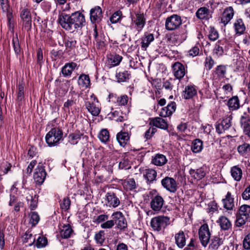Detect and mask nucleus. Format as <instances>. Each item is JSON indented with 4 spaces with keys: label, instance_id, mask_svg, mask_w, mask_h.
<instances>
[{
    "label": "nucleus",
    "instance_id": "7ed1b4c3",
    "mask_svg": "<svg viewBox=\"0 0 250 250\" xmlns=\"http://www.w3.org/2000/svg\"><path fill=\"white\" fill-rule=\"evenodd\" d=\"M250 213V206L244 205L240 207L236 215L235 226L241 227L246 223Z\"/></svg>",
    "mask_w": 250,
    "mask_h": 250
},
{
    "label": "nucleus",
    "instance_id": "0e129e2a",
    "mask_svg": "<svg viewBox=\"0 0 250 250\" xmlns=\"http://www.w3.org/2000/svg\"><path fill=\"white\" fill-rule=\"evenodd\" d=\"M47 243V240L45 237L39 236L37 240L36 246L39 248H42L46 246Z\"/></svg>",
    "mask_w": 250,
    "mask_h": 250
},
{
    "label": "nucleus",
    "instance_id": "0eeeda50",
    "mask_svg": "<svg viewBox=\"0 0 250 250\" xmlns=\"http://www.w3.org/2000/svg\"><path fill=\"white\" fill-rule=\"evenodd\" d=\"M74 32L79 28L84 26L85 18L84 15L79 12H76L70 15Z\"/></svg>",
    "mask_w": 250,
    "mask_h": 250
},
{
    "label": "nucleus",
    "instance_id": "ea45409f",
    "mask_svg": "<svg viewBox=\"0 0 250 250\" xmlns=\"http://www.w3.org/2000/svg\"><path fill=\"white\" fill-rule=\"evenodd\" d=\"M130 74L127 71L119 72L116 74V77L118 83L125 82L129 79Z\"/></svg>",
    "mask_w": 250,
    "mask_h": 250
},
{
    "label": "nucleus",
    "instance_id": "4468645a",
    "mask_svg": "<svg viewBox=\"0 0 250 250\" xmlns=\"http://www.w3.org/2000/svg\"><path fill=\"white\" fill-rule=\"evenodd\" d=\"M136 18H132V24L135 25V28L140 32L145 26L146 24V18L143 13L136 14Z\"/></svg>",
    "mask_w": 250,
    "mask_h": 250
},
{
    "label": "nucleus",
    "instance_id": "79ce46f5",
    "mask_svg": "<svg viewBox=\"0 0 250 250\" xmlns=\"http://www.w3.org/2000/svg\"><path fill=\"white\" fill-rule=\"evenodd\" d=\"M246 30V27L241 19L237 20L235 22V34H243Z\"/></svg>",
    "mask_w": 250,
    "mask_h": 250
},
{
    "label": "nucleus",
    "instance_id": "f3484780",
    "mask_svg": "<svg viewBox=\"0 0 250 250\" xmlns=\"http://www.w3.org/2000/svg\"><path fill=\"white\" fill-rule=\"evenodd\" d=\"M46 176V172L43 167H38L35 169L34 173L33 178L36 183L39 185L42 184Z\"/></svg>",
    "mask_w": 250,
    "mask_h": 250
},
{
    "label": "nucleus",
    "instance_id": "a211bd4d",
    "mask_svg": "<svg viewBox=\"0 0 250 250\" xmlns=\"http://www.w3.org/2000/svg\"><path fill=\"white\" fill-rule=\"evenodd\" d=\"M102 11L100 6L92 8L90 13V19L92 23L99 22L101 21Z\"/></svg>",
    "mask_w": 250,
    "mask_h": 250
},
{
    "label": "nucleus",
    "instance_id": "c03bdc74",
    "mask_svg": "<svg viewBox=\"0 0 250 250\" xmlns=\"http://www.w3.org/2000/svg\"><path fill=\"white\" fill-rule=\"evenodd\" d=\"M219 223L222 229L226 230L231 226V223L227 218L221 216L219 220Z\"/></svg>",
    "mask_w": 250,
    "mask_h": 250
},
{
    "label": "nucleus",
    "instance_id": "cd10ccee",
    "mask_svg": "<svg viewBox=\"0 0 250 250\" xmlns=\"http://www.w3.org/2000/svg\"><path fill=\"white\" fill-rule=\"evenodd\" d=\"M77 66L75 62H71L66 63L62 69V73L64 77L69 76Z\"/></svg>",
    "mask_w": 250,
    "mask_h": 250
},
{
    "label": "nucleus",
    "instance_id": "c9c22d12",
    "mask_svg": "<svg viewBox=\"0 0 250 250\" xmlns=\"http://www.w3.org/2000/svg\"><path fill=\"white\" fill-rule=\"evenodd\" d=\"M78 83L83 87H88L90 84V81L89 76L85 74L81 75L79 78Z\"/></svg>",
    "mask_w": 250,
    "mask_h": 250
},
{
    "label": "nucleus",
    "instance_id": "f8f14e48",
    "mask_svg": "<svg viewBox=\"0 0 250 250\" xmlns=\"http://www.w3.org/2000/svg\"><path fill=\"white\" fill-rule=\"evenodd\" d=\"M94 102L87 101L85 102V106L88 111L93 116H98L100 112V108L97 98L94 96Z\"/></svg>",
    "mask_w": 250,
    "mask_h": 250
},
{
    "label": "nucleus",
    "instance_id": "6e6552de",
    "mask_svg": "<svg viewBox=\"0 0 250 250\" xmlns=\"http://www.w3.org/2000/svg\"><path fill=\"white\" fill-rule=\"evenodd\" d=\"M111 217L114 225L116 224L118 229H123L127 227L126 219L123 213L121 211H117L114 212L112 214Z\"/></svg>",
    "mask_w": 250,
    "mask_h": 250
},
{
    "label": "nucleus",
    "instance_id": "e2e57ef3",
    "mask_svg": "<svg viewBox=\"0 0 250 250\" xmlns=\"http://www.w3.org/2000/svg\"><path fill=\"white\" fill-rule=\"evenodd\" d=\"M197 246L195 239L191 238L189 243L184 248V250H197Z\"/></svg>",
    "mask_w": 250,
    "mask_h": 250
},
{
    "label": "nucleus",
    "instance_id": "f704fd0d",
    "mask_svg": "<svg viewBox=\"0 0 250 250\" xmlns=\"http://www.w3.org/2000/svg\"><path fill=\"white\" fill-rule=\"evenodd\" d=\"M196 15L200 19H208L210 17L209 10L205 7H201L197 10Z\"/></svg>",
    "mask_w": 250,
    "mask_h": 250
},
{
    "label": "nucleus",
    "instance_id": "680f3d73",
    "mask_svg": "<svg viewBox=\"0 0 250 250\" xmlns=\"http://www.w3.org/2000/svg\"><path fill=\"white\" fill-rule=\"evenodd\" d=\"M208 36L210 40L215 41L218 38L219 34L214 28H211Z\"/></svg>",
    "mask_w": 250,
    "mask_h": 250
},
{
    "label": "nucleus",
    "instance_id": "49530a36",
    "mask_svg": "<svg viewBox=\"0 0 250 250\" xmlns=\"http://www.w3.org/2000/svg\"><path fill=\"white\" fill-rule=\"evenodd\" d=\"M29 223L32 227L35 226L40 221V217L37 212L35 211L31 212L30 214Z\"/></svg>",
    "mask_w": 250,
    "mask_h": 250
},
{
    "label": "nucleus",
    "instance_id": "f257e3e1",
    "mask_svg": "<svg viewBox=\"0 0 250 250\" xmlns=\"http://www.w3.org/2000/svg\"><path fill=\"white\" fill-rule=\"evenodd\" d=\"M63 135L62 131L59 128H52L46 134L45 141L49 146L57 145L61 140L62 139Z\"/></svg>",
    "mask_w": 250,
    "mask_h": 250
},
{
    "label": "nucleus",
    "instance_id": "69168bd1",
    "mask_svg": "<svg viewBox=\"0 0 250 250\" xmlns=\"http://www.w3.org/2000/svg\"><path fill=\"white\" fill-rule=\"evenodd\" d=\"M13 47L16 54H19L21 52L20 46L18 37L13 38L12 40Z\"/></svg>",
    "mask_w": 250,
    "mask_h": 250
},
{
    "label": "nucleus",
    "instance_id": "6ab92c4d",
    "mask_svg": "<svg viewBox=\"0 0 250 250\" xmlns=\"http://www.w3.org/2000/svg\"><path fill=\"white\" fill-rule=\"evenodd\" d=\"M20 16L23 21L24 26L30 28L31 26V16L29 10L27 8H24L21 10Z\"/></svg>",
    "mask_w": 250,
    "mask_h": 250
},
{
    "label": "nucleus",
    "instance_id": "39448f33",
    "mask_svg": "<svg viewBox=\"0 0 250 250\" xmlns=\"http://www.w3.org/2000/svg\"><path fill=\"white\" fill-rule=\"evenodd\" d=\"M70 15L62 12L59 15L58 22L62 28L67 31L74 32Z\"/></svg>",
    "mask_w": 250,
    "mask_h": 250
},
{
    "label": "nucleus",
    "instance_id": "72a5a7b5",
    "mask_svg": "<svg viewBox=\"0 0 250 250\" xmlns=\"http://www.w3.org/2000/svg\"><path fill=\"white\" fill-rule=\"evenodd\" d=\"M167 162L166 156L163 154H157L152 159V163L156 166L164 165Z\"/></svg>",
    "mask_w": 250,
    "mask_h": 250
},
{
    "label": "nucleus",
    "instance_id": "2eb2a0df",
    "mask_svg": "<svg viewBox=\"0 0 250 250\" xmlns=\"http://www.w3.org/2000/svg\"><path fill=\"white\" fill-rule=\"evenodd\" d=\"M164 204V200L163 198L159 195L153 197L150 203L151 208L155 211H160Z\"/></svg>",
    "mask_w": 250,
    "mask_h": 250
},
{
    "label": "nucleus",
    "instance_id": "864d4df0",
    "mask_svg": "<svg viewBox=\"0 0 250 250\" xmlns=\"http://www.w3.org/2000/svg\"><path fill=\"white\" fill-rule=\"evenodd\" d=\"M76 41L71 38H68L65 40V46L67 48L73 49L75 47L76 45Z\"/></svg>",
    "mask_w": 250,
    "mask_h": 250
},
{
    "label": "nucleus",
    "instance_id": "a19ab883",
    "mask_svg": "<svg viewBox=\"0 0 250 250\" xmlns=\"http://www.w3.org/2000/svg\"><path fill=\"white\" fill-rule=\"evenodd\" d=\"M203 148V142L198 139H195L192 143L191 150L194 153L200 152Z\"/></svg>",
    "mask_w": 250,
    "mask_h": 250
},
{
    "label": "nucleus",
    "instance_id": "5701e85b",
    "mask_svg": "<svg viewBox=\"0 0 250 250\" xmlns=\"http://www.w3.org/2000/svg\"><path fill=\"white\" fill-rule=\"evenodd\" d=\"M234 15V11L232 7L225 9L221 17V22L224 25L227 24Z\"/></svg>",
    "mask_w": 250,
    "mask_h": 250
},
{
    "label": "nucleus",
    "instance_id": "774afa93",
    "mask_svg": "<svg viewBox=\"0 0 250 250\" xmlns=\"http://www.w3.org/2000/svg\"><path fill=\"white\" fill-rule=\"evenodd\" d=\"M243 247L245 249L250 250V233L248 234L244 238L243 243Z\"/></svg>",
    "mask_w": 250,
    "mask_h": 250
},
{
    "label": "nucleus",
    "instance_id": "aec40b11",
    "mask_svg": "<svg viewBox=\"0 0 250 250\" xmlns=\"http://www.w3.org/2000/svg\"><path fill=\"white\" fill-rule=\"evenodd\" d=\"M176 108V104L175 102H171L168 105L163 107L160 112L159 115L163 117H169L175 112Z\"/></svg>",
    "mask_w": 250,
    "mask_h": 250
},
{
    "label": "nucleus",
    "instance_id": "2f4dec72",
    "mask_svg": "<svg viewBox=\"0 0 250 250\" xmlns=\"http://www.w3.org/2000/svg\"><path fill=\"white\" fill-rule=\"evenodd\" d=\"M238 152L242 156L246 157L250 153V145L244 143L243 144L238 146L237 148Z\"/></svg>",
    "mask_w": 250,
    "mask_h": 250
},
{
    "label": "nucleus",
    "instance_id": "bf43d9fd",
    "mask_svg": "<svg viewBox=\"0 0 250 250\" xmlns=\"http://www.w3.org/2000/svg\"><path fill=\"white\" fill-rule=\"evenodd\" d=\"M232 119V115H229L226 119L222 120L221 123L222 126L225 128V129L227 130L231 125V120Z\"/></svg>",
    "mask_w": 250,
    "mask_h": 250
},
{
    "label": "nucleus",
    "instance_id": "4d7b16f0",
    "mask_svg": "<svg viewBox=\"0 0 250 250\" xmlns=\"http://www.w3.org/2000/svg\"><path fill=\"white\" fill-rule=\"evenodd\" d=\"M215 64L214 61L211 56H207L206 58L205 66L208 70L211 69Z\"/></svg>",
    "mask_w": 250,
    "mask_h": 250
},
{
    "label": "nucleus",
    "instance_id": "20e7f679",
    "mask_svg": "<svg viewBox=\"0 0 250 250\" xmlns=\"http://www.w3.org/2000/svg\"><path fill=\"white\" fill-rule=\"evenodd\" d=\"M182 23L181 17L177 14H173L166 19L165 28L168 31H173L178 29Z\"/></svg>",
    "mask_w": 250,
    "mask_h": 250
},
{
    "label": "nucleus",
    "instance_id": "8fccbe9b",
    "mask_svg": "<svg viewBox=\"0 0 250 250\" xmlns=\"http://www.w3.org/2000/svg\"><path fill=\"white\" fill-rule=\"evenodd\" d=\"M23 242L28 243L29 246H31L35 241V238L29 231L25 232L23 237Z\"/></svg>",
    "mask_w": 250,
    "mask_h": 250
},
{
    "label": "nucleus",
    "instance_id": "4c0bfd02",
    "mask_svg": "<svg viewBox=\"0 0 250 250\" xmlns=\"http://www.w3.org/2000/svg\"><path fill=\"white\" fill-rule=\"evenodd\" d=\"M109 63L113 66L119 64L123 59V57L118 54L110 55L108 58Z\"/></svg>",
    "mask_w": 250,
    "mask_h": 250
},
{
    "label": "nucleus",
    "instance_id": "c85d7f7f",
    "mask_svg": "<svg viewBox=\"0 0 250 250\" xmlns=\"http://www.w3.org/2000/svg\"><path fill=\"white\" fill-rule=\"evenodd\" d=\"M224 207L228 210H232L234 206V199L230 192H228L226 198L223 199Z\"/></svg>",
    "mask_w": 250,
    "mask_h": 250
},
{
    "label": "nucleus",
    "instance_id": "dca6fc26",
    "mask_svg": "<svg viewBox=\"0 0 250 250\" xmlns=\"http://www.w3.org/2000/svg\"><path fill=\"white\" fill-rule=\"evenodd\" d=\"M106 205L109 207L116 208L120 204V201L113 192H108L105 195Z\"/></svg>",
    "mask_w": 250,
    "mask_h": 250
},
{
    "label": "nucleus",
    "instance_id": "de8ad7c7",
    "mask_svg": "<svg viewBox=\"0 0 250 250\" xmlns=\"http://www.w3.org/2000/svg\"><path fill=\"white\" fill-rule=\"evenodd\" d=\"M98 137L102 142L105 143L109 139V133L107 129H103L99 133Z\"/></svg>",
    "mask_w": 250,
    "mask_h": 250
},
{
    "label": "nucleus",
    "instance_id": "bb28decb",
    "mask_svg": "<svg viewBox=\"0 0 250 250\" xmlns=\"http://www.w3.org/2000/svg\"><path fill=\"white\" fill-rule=\"evenodd\" d=\"M150 124L163 129H167L168 127L167 124L165 120L160 117L152 119L150 122Z\"/></svg>",
    "mask_w": 250,
    "mask_h": 250
},
{
    "label": "nucleus",
    "instance_id": "338daca9",
    "mask_svg": "<svg viewBox=\"0 0 250 250\" xmlns=\"http://www.w3.org/2000/svg\"><path fill=\"white\" fill-rule=\"evenodd\" d=\"M76 101L74 99H68L64 103L63 107L65 111H69V108L76 104Z\"/></svg>",
    "mask_w": 250,
    "mask_h": 250
},
{
    "label": "nucleus",
    "instance_id": "a18cd8bd",
    "mask_svg": "<svg viewBox=\"0 0 250 250\" xmlns=\"http://www.w3.org/2000/svg\"><path fill=\"white\" fill-rule=\"evenodd\" d=\"M223 241L221 239L217 236H214L211 240V243L209 245V248L217 250L219 247L222 244Z\"/></svg>",
    "mask_w": 250,
    "mask_h": 250
},
{
    "label": "nucleus",
    "instance_id": "052dcab7",
    "mask_svg": "<svg viewBox=\"0 0 250 250\" xmlns=\"http://www.w3.org/2000/svg\"><path fill=\"white\" fill-rule=\"evenodd\" d=\"M224 52L223 47L220 45V42H218L216 43L214 48L213 53L217 56L222 55Z\"/></svg>",
    "mask_w": 250,
    "mask_h": 250
},
{
    "label": "nucleus",
    "instance_id": "f03ea898",
    "mask_svg": "<svg viewBox=\"0 0 250 250\" xmlns=\"http://www.w3.org/2000/svg\"><path fill=\"white\" fill-rule=\"evenodd\" d=\"M169 223V218L165 216L155 217L151 219L150 222L152 228L157 231L165 229Z\"/></svg>",
    "mask_w": 250,
    "mask_h": 250
},
{
    "label": "nucleus",
    "instance_id": "e433bc0d",
    "mask_svg": "<svg viewBox=\"0 0 250 250\" xmlns=\"http://www.w3.org/2000/svg\"><path fill=\"white\" fill-rule=\"evenodd\" d=\"M123 185L126 190H132L136 188V184L133 178L125 180L123 183Z\"/></svg>",
    "mask_w": 250,
    "mask_h": 250
},
{
    "label": "nucleus",
    "instance_id": "393cba45",
    "mask_svg": "<svg viewBox=\"0 0 250 250\" xmlns=\"http://www.w3.org/2000/svg\"><path fill=\"white\" fill-rule=\"evenodd\" d=\"M109 98L111 100L112 102L116 103L119 106L125 105L127 104L128 102V97L126 95L116 97L115 94H110Z\"/></svg>",
    "mask_w": 250,
    "mask_h": 250
},
{
    "label": "nucleus",
    "instance_id": "3c124183",
    "mask_svg": "<svg viewBox=\"0 0 250 250\" xmlns=\"http://www.w3.org/2000/svg\"><path fill=\"white\" fill-rule=\"evenodd\" d=\"M94 239L97 244L102 245L105 240L104 231L103 230L99 231L95 235Z\"/></svg>",
    "mask_w": 250,
    "mask_h": 250
},
{
    "label": "nucleus",
    "instance_id": "9b49d317",
    "mask_svg": "<svg viewBox=\"0 0 250 250\" xmlns=\"http://www.w3.org/2000/svg\"><path fill=\"white\" fill-rule=\"evenodd\" d=\"M172 68L174 77L178 80L182 79L187 72L185 66L180 62H175L172 65Z\"/></svg>",
    "mask_w": 250,
    "mask_h": 250
},
{
    "label": "nucleus",
    "instance_id": "09e8293b",
    "mask_svg": "<svg viewBox=\"0 0 250 250\" xmlns=\"http://www.w3.org/2000/svg\"><path fill=\"white\" fill-rule=\"evenodd\" d=\"M17 99L19 105L22 104V102L24 100V86L21 83L18 85V92Z\"/></svg>",
    "mask_w": 250,
    "mask_h": 250
},
{
    "label": "nucleus",
    "instance_id": "58836bf2",
    "mask_svg": "<svg viewBox=\"0 0 250 250\" xmlns=\"http://www.w3.org/2000/svg\"><path fill=\"white\" fill-rule=\"evenodd\" d=\"M0 4L3 11L7 13V17L9 22H10L12 15L10 11L8 0H2V1H0Z\"/></svg>",
    "mask_w": 250,
    "mask_h": 250
},
{
    "label": "nucleus",
    "instance_id": "13d9d810",
    "mask_svg": "<svg viewBox=\"0 0 250 250\" xmlns=\"http://www.w3.org/2000/svg\"><path fill=\"white\" fill-rule=\"evenodd\" d=\"M226 72V69L224 65H219L216 68L215 73L220 78H224Z\"/></svg>",
    "mask_w": 250,
    "mask_h": 250
},
{
    "label": "nucleus",
    "instance_id": "412c9836",
    "mask_svg": "<svg viewBox=\"0 0 250 250\" xmlns=\"http://www.w3.org/2000/svg\"><path fill=\"white\" fill-rule=\"evenodd\" d=\"M176 108V104L175 102H171L168 105L163 107L160 112L159 115L163 117H169L175 112Z\"/></svg>",
    "mask_w": 250,
    "mask_h": 250
},
{
    "label": "nucleus",
    "instance_id": "a878e982",
    "mask_svg": "<svg viewBox=\"0 0 250 250\" xmlns=\"http://www.w3.org/2000/svg\"><path fill=\"white\" fill-rule=\"evenodd\" d=\"M157 172L153 169H146L144 173V177L148 184H150L156 180Z\"/></svg>",
    "mask_w": 250,
    "mask_h": 250
},
{
    "label": "nucleus",
    "instance_id": "6e6d98bb",
    "mask_svg": "<svg viewBox=\"0 0 250 250\" xmlns=\"http://www.w3.org/2000/svg\"><path fill=\"white\" fill-rule=\"evenodd\" d=\"M70 204L71 201L70 199L68 197H65L60 203L61 208L64 210H67L69 208Z\"/></svg>",
    "mask_w": 250,
    "mask_h": 250
},
{
    "label": "nucleus",
    "instance_id": "473e14b6",
    "mask_svg": "<svg viewBox=\"0 0 250 250\" xmlns=\"http://www.w3.org/2000/svg\"><path fill=\"white\" fill-rule=\"evenodd\" d=\"M189 174L194 179L199 180L204 177L206 172L203 168H200L196 170L191 169L189 170Z\"/></svg>",
    "mask_w": 250,
    "mask_h": 250
},
{
    "label": "nucleus",
    "instance_id": "c756f323",
    "mask_svg": "<svg viewBox=\"0 0 250 250\" xmlns=\"http://www.w3.org/2000/svg\"><path fill=\"white\" fill-rule=\"evenodd\" d=\"M117 140L120 145L125 146L129 140V136L128 132L121 131L117 134Z\"/></svg>",
    "mask_w": 250,
    "mask_h": 250
},
{
    "label": "nucleus",
    "instance_id": "b1692460",
    "mask_svg": "<svg viewBox=\"0 0 250 250\" xmlns=\"http://www.w3.org/2000/svg\"><path fill=\"white\" fill-rule=\"evenodd\" d=\"M197 94V90L194 85H188L185 87L183 92V96L185 99L192 98Z\"/></svg>",
    "mask_w": 250,
    "mask_h": 250
},
{
    "label": "nucleus",
    "instance_id": "5fc2aeb1",
    "mask_svg": "<svg viewBox=\"0 0 250 250\" xmlns=\"http://www.w3.org/2000/svg\"><path fill=\"white\" fill-rule=\"evenodd\" d=\"M122 16V12L117 11L113 14L110 18V20L112 23H116L121 20Z\"/></svg>",
    "mask_w": 250,
    "mask_h": 250
},
{
    "label": "nucleus",
    "instance_id": "1a4fd4ad",
    "mask_svg": "<svg viewBox=\"0 0 250 250\" xmlns=\"http://www.w3.org/2000/svg\"><path fill=\"white\" fill-rule=\"evenodd\" d=\"M248 108L246 109L243 114L240 116V124L243 128V132L250 139V118L248 114Z\"/></svg>",
    "mask_w": 250,
    "mask_h": 250
},
{
    "label": "nucleus",
    "instance_id": "603ef678",
    "mask_svg": "<svg viewBox=\"0 0 250 250\" xmlns=\"http://www.w3.org/2000/svg\"><path fill=\"white\" fill-rule=\"evenodd\" d=\"M82 135L80 133H72L69 136V142L73 145L77 144L78 140H80Z\"/></svg>",
    "mask_w": 250,
    "mask_h": 250
},
{
    "label": "nucleus",
    "instance_id": "423d86ee",
    "mask_svg": "<svg viewBox=\"0 0 250 250\" xmlns=\"http://www.w3.org/2000/svg\"><path fill=\"white\" fill-rule=\"evenodd\" d=\"M198 234L202 245L206 247L210 238V233L207 224H204L200 227Z\"/></svg>",
    "mask_w": 250,
    "mask_h": 250
},
{
    "label": "nucleus",
    "instance_id": "4be33fe9",
    "mask_svg": "<svg viewBox=\"0 0 250 250\" xmlns=\"http://www.w3.org/2000/svg\"><path fill=\"white\" fill-rule=\"evenodd\" d=\"M174 239L175 244L178 248L182 249L186 246V238L183 231L180 230L178 232L175 233Z\"/></svg>",
    "mask_w": 250,
    "mask_h": 250
},
{
    "label": "nucleus",
    "instance_id": "9d476101",
    "mask_svg": "<svg viewBox=\"0 0 250 250\" xmlns=\"http://www.w3.org/2000/svg\"><path fill=\"white\" fill-rule=\"evenodd\" d=\"M162 185L167 190L174 193L177 189V184L176 181L171 177H166L161 181Z\"/></svg>",
    "mask_w": 250,
    "mask_h": 250
},
{
    "label": "nucleus",
    "instance_id": "37998d69",
    "mask_svg": "<svg viewBox=\"0 0 250 250\" xmlns=\"http://www.w3.org/2000/svg\"><path fill=\"white\" fill-rule=\"evenodd\" d=\"M73 230L69 225L64 226L60 232L62 238L66 239L70 237Z\"/></svg>",
    "mask_w": 250,
    "mask_h": 250
},
{
    "label": "nucleus",
    "instance_id": "7c9ffc66",
    "mask_svg": "<svg viewBox=\"0 0 250 250\" xmlns=\"http://www.w3.org/2000/svg\"><path fill=\"white\" fill-rule=\"evenodd\" d=\"M154 39V36L152 34L146 33L142 38L141 47L146 49Z\"/></svg>",
    "mask_w": 250,
    "mask_h": 250
},
{
    "label": "nucleus",
    "instance_id": "ddd939ff",
    "mask_svg": "<svg viewBox=\"0 0 250 250\" xmlns=\"http://www.w3.org/2000/svg\"><path fill=\"white\" fill-rule=\"evenodd\" d=\"M26 200L31 210L35 209L38 206V196L33 190H29L26 194Z\"/></svg>",
    "mask_w": 250,
    "mask_h": 250
}]
</instances>
